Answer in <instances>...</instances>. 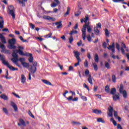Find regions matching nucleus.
Here are the masks:
<instances>
[{"label":"nucleus","mask_w":129,"mask_h":129,"mask_svg":"<svg viewBox=\"0 0 129 129\" xmlns=\"http://www.w3.org/2000/svg\"><path fill=\"white\" fill-rule=\"evenodd\" d=\"M93 112L96 114H101V113H102V111H101V110L97 109H93Z\"/></svg>","instance_id":"a211bd4d"},{"label":"nucleus","mask_w":129,"mask_h":129,"mask_svg":"<svg viewBox=\"0 0 129 129\" xmlns=\"http://www.w3.org/2000/svg\"><path fill=\"white\" fill-rule=\"evenodd\" d=\"M106 45H107V44H106V42H104L103 44H102V46L103 47L106 49Z\"/></svg>","instance_id":"338daca9"},{"label":"nucleus","mask_w":129,"mask_h":129,"mask_svg":"<svg viewBox=\"0 0 129 129\" xmlns=\"http://www.w3.org/2000/svg\"><path fill=\"white\" fill-rule=\"evenodd\" d=\"M5 24V21L4 20H2L0 21V28L1 29H3L4 28V25Z\"/></svg>","instance_id":"4c0bfd02"},{"label":"nucleus","mask_w":129,"mask_h":129,"mask_svg":"<svg viewBox=\"0 0 129 129\" xmlns=\"http://www.w3.org/2000/svg\"><path fill=\"white\" fill-rule=\"evenodd\" d=\"M69 40L70 44H72V42H73L74 41L73 37H72V36L71 35V37L69 38Z\"/></svg>","instance_id":"09e8293b"},{"label":"nucleus","mask_w":129,"mask_h":129,"mask_svg":"<svg viewBox=\"0 0 129 129\" xmlns=\"http://www.w3.org/2000/svg\"><path fill=\"white\" fill-rule=\"evenodd\" d=\"M105 91H106V92H107V93H109V87L108 86V85H107L105 88Z\"/></svg>","instance_id":"a19ab883"},{"label":"nucleus","mask_w":129,"mask_h":129,"mask_svg":"<svg viewBox=\"0 0 129 129\" xmlns=\"http://www.w3.org/2000/svg\"><path fill=\"white\" fill-rule=\"evenodd\" d=\"M22 65L23 66V67H25V68H29L30 67V64L29 63L27 62H22Z\"/></svg>","instance_id":"393cba45"},{"label":"nucleus","mask_w":129,"mask_h":129,"mask_svg":"<svg viewBox=\"0 0 129 129\" xmlns=\"http://www.w3.org/2000/svg\"><path fill=\"white\" fill-rule=\"evenodd\" d=\"M120 93L122 94L124 98H126V97H127V93H126V91L124 90L123 92H121Z\"/></svg>","instance_id":"a878e982"},{"label":"nucleus","mask_w":129,"mask_h":129,"mask_svg":"<svg viewBox=\"0 0 129 129\" xmlns=\"http://www.w3.org/2000/svg\"><path fill=\"white\" fill-rule=\"evenodd\" d=\"M116 48L117 51H118V52H119V51H120V50L119 49V48H120V46H119V44H118V43H117V42L116 43Z\"/></svg>","instance_id":"49530a36"},{"label":"nucleus","mask_w":129,"mask_h":129,"mask_svg":"<svg viewBox=\"0 0 129 129\" xmlns=\"http://www.w3.org/2000/svg\"><path fill=\"white\" fill-rule=\"evenodd\" d=\"M12 56L13 57V58H11V61L17 65V63L18 61H19V55H18V54H17V53L14 51L12 53Z\"/></svg>","instance_id":"423d86ee"},{"label":"nucleus","mask_w":129,"mask_h":129,"mask_svg":"<svg viewBox=\"0 0 129 129\" xmlns=\"http://www.w3.org/2000/svg\"><path fill=\"white\" fill-rule=\"evenodd\" d=\"M0 48L2 49V50H1V52H3L4 51H6V46L4 44H2L0 45Z\"/></svg>","instance_id":"c9c22d12"},{"label":"nucleus","mask_w":129,"mask_h":129,"mask_svg":"<svg viewBox=\"0 0 129 129\" xmlns=\"http://www.w3.org/2000/svg\"><path fill=\"white\" fill-rule=\"evenodd\" d=\"M80 96L81 97V98L83 99L84 101H87V98L84 96L82 95V94H80Z\"/></svg>","instance_id":"c85d7f7f"},{"label":"nucleus","mask_w":129,"mask_h":129,"mask_svg":"<svg viewBox=\"0 0 129 129\" xmlns=\"http://www.w3.org/2000/svg\"><path fill=\"white\" fill-rule=\"evenodd\" d=\"M28 61L30 63H32V66L31 67L30 69V71L32 74L36 73V71H37V67L38 66V63L36 61H34V57H33V55H31L28 58Z\"/></svg>","instance_id":"f03ea898"},{"label":"nucleus","mask_w":129,"mask_h":129,"mask_svg":"<svg viewBox=\"0 0 129 129\" xmlns=\"http://www.w3.org/2000/svg\"><path fill=\"white\" fill-rule=\"evenodd\" d=\"M112 81L114 83H115V82H116V77H115V75H113L112 76Z\"/></svg>","instance_id":"72a5a7b5"},{"label":"nucleus","mask_w":129,"mask_h":129,"mask_svg":"<svg viewBox=\"0 0 129 129\" xmlns=\"http://www.w3.org/2000/svg\"><path fill=\"white\" fill-rule=\"evenodd\" d=\"M1 98L4 100H9V97L7 95L3 94L1 95Z\"/></svg>","instance_id":"dca6fc26"},{"label":"nucleus","mask_w":129,"mask_h":129,"mask_svg":"<svg viewBox=\"0 0 129 129\" xmlns=\"http://www.w3.org/2000/svg\"><path fill=\"white\" fill-rule=\"evenodd\" d=\"M85 74L86 76H87L89 74V71L88 70H87L85 71Z\"/></svg>","instance_id":"e2e57ef3"},{"label":"nucleus","mask_w":129,"mask_h":129,"mask_svg":"<svg viewBox=\"0 0 129 129\" xmlns=\"http://www.w3.org/2000/svg\"><path fill=\"white\" fill-rule=\"evenodd\" d=\"M12 94H13V95H14V96H15L16 97H17V98H21V97H20V96H19L18 94H16L15 93H12Z\"/></svg>","instance_id":"052dcab7"},{"label":"nucleus","mask_w":129,"mask_h":129,"mask_svg":"<svg viewBox=\"0 0 129 129\" xmlns=\"http://www.w3.org/2000/svg\"><path fill=\"white\" fill-rule=\"evenodd\" d=\"M114 116L115 117V118H117L118 117V114L116 111H114Z\"/></svg>","instance_id":"603ef678"},{"label":"nucleus","mask_w":129,"mask_h":129,"mask_svg":"<svg viewBox=\"0 0 129 129\" xmlns=\"http://www.w3.org/2000/svg\"><path fill=\"white\" fill-rule=\"evenodd\" d=\"M73 34H78V31H77V30H73L71 31L70 35H71V36H72Z\"/></svg>","instance_id":"58836bf2"},{"label":"nucleus","mask_w":129,"mask_h":129,"mask_svg":"<svg viewBox=\"0 0 129 129\" xmlns=\"http://www.w3.org/2000/svg\"><path fill=\"white\" fill-rule=\"evenodd\" d=\"M105 34L106 37H109V31H108V29L105 30Z\"/></svg>","instance_id":"37998d69"},{"label":"nucleus","mask_w":129,"mask_h":129,"mask_svg":"<svg viewBox=\"0 0 129 129\" xmlns=\"http://www.w3.org/2000/svg\"><path fill=\"white\" fill-rule=\"evenodd\" d=\"M87 40L88 41V42H91V36H90V34H89L87 36Z\"/></svg>","instance_id":"de8ad7c7"},{"label":"nucleus","mask_w":129,"mask_h":129,"mask_svg":"<svg viewBox=\"0 0 129 129\" xmlns=\"http://www.w3.org/2000/svg\"><path fill=\"white\" fill-rule=\"evenodd\" d=\"M19 121L22 125H23L24 126H26V125H27L26 124V122H25V121L23 119H20Z\"/></svg>","instance_id":"cd10ccee"},{"label":"nucleus","mask_w":129,"mask_h":129,"mask_svg":"<svg viewBox=\"0 0 129 129\" xmlns=\"http://www.w3.org/2000/svg\"><path fill=\"white\" fill-rule=\"evenodd\" d=\"M123 91H124V90H123V85H122V84H120V88H119V92L120 93Z\"/></svg>","instance_id":"473e14b6"},{"label":"nucleus","mask_w":129,"mask_h":129,"mask_svg":"<svg viewBox=\"0 0 129 129\" xmlns=\"http://www.w3.org/2000/svg\"><path fill=\"white\" fill-rule=\"evenodd\" d=\"M67 99L68 100H69V101H71V100H72L73 101V96H69V97H67Z\"/></svg>","instance_id":"864d4df0"},{"label":"nucleus","mask_w":129,"mask_h":129,"mask_svg":"<svg viewBox=\"0 0 129 129\" xmlns=\"http://www.w3.org/2000/svg\"><path fill=\"white\" fill-rule=\"evenodd\" d=\"M80 62H81V59H78V62L75 64V67H77V66H79Z\"/></svg>","instance_id":"8fccbe9b"},{"label":"nucleus","mask_w":129,"mask_h":129,"mask_svg":"<svg viewBox=\"0 0 129 129\" xmlns=\"http://www.w3.org/2000/svg\"><path fill=\"white\" fill-rule=\"evenodd\" d=\"M108 50H111L112 53H114L115 52V48L114 47V42L112 43V45H109V47H107Z\"/></svg>","instance_id":"6e6552de"},{"label":"nucleus","mask_w":129,"mask_h":129,"mask_svg":"<svg viewBox=\"0 0 129 129\" xmlns=\"http://www.w3.org/2000/svg\"><path fill=\"white\" fill-rule=\"evenodd\" d=\"M94 60L95 62L96 63H98L99 62V57H98V54L97 53H96L94 56Z\"/></svg>","instance_id":"aec40b11"},{"label":"nucleus","mask_w":129,"mask_h":129,"mask_svg":"<svg viewBox=\"0 0 129 129\" xmlns=\"http://www.w3.org/2000/svg\"><path fill=\"white\" fill-rule=\"evenodd\" d=\"M110 56L112 57V58H113V59H116V58L117 59H118V60H119V57H118V55L115 56V55H114V54H113V53H112L111 55H110Z\"/></svg>","instance_id":"ea45409f"},{"label":"nucleus","mask_w":129,"mask_h":129,"mask_svg":"<svg viewBox=\"0 0 129 129\" xmlns=\"http://www.w3.org/2000/svg\"><path fill=\"white\" fill-rule=\"evenodd\" d=\"M94 32H95V34L96 35H98L100 31L97 28H96V30H95V28H94Z\"/></svg>","instance_id":"79ce46f5"},{"label":"nucleus","mask_w":129,"mask_h":129,"mask_svg":"<svg viewBox=\"0 0 129 129\" xmlns=\"http://www.w3.org/2000/svg\"><path fill=\"white\" fill-rule=\"evenodd\" d=\"M3 111L6 113V114H8L9 113V112L8 111V109L7 108H3Z\"/></svg>","instance_id":"6e6d98bb"},{"label":"nucleus","mask_w":129,"mask_h":129,"mask_svg":"<svg viewBox=\"0 0 129 129\" xmlns=\"http://www.w3.org/2000/svg\"><path fill=\"white\" fill-rule=\"evenodd\" d=\"M24 56H26L27 57H30L31 56H33V54H32V53H24Z\"/></svg>","instance_id":"5fc2aeb1"},{"label":"nucleus","mask_w":129,"mask_h":129,"mask_svg":"<svg viewBox=\"0 0 129 129\" xmlns=\"http://www.w3.org/2000/svg\"><path fill=\"white\" fill-rule=\"evenodd\" d=\"M18 50H17V52L19 53V55H21V56H24L25 55V53H24V47L18 45Z\"/></svg>","instance_id":"0eeeda50"},{"label":"nucleus","mask_w":129,"mask_h":129,"mask_svg":"<svg viewBox=\"0 0 129 129\" xmlns=\"http://www.w3.org/2000/svg\"><path fill=\"white\" fill-rule=\"evenodd\" d=\"M110 108L109 109V112H108V115H109V116L112 117V112L113 111V108L111 107V106H110Z\"/></svg>","instance_id":"f3484780"},{"label":"nucleus","mask_w":129,"mask_h":129,"mask_svg":"<svg viewBox=\"0 0 129 129\" xmlns=\"http://www.w3.org/2000/svg\"><path fill=\"white\" fill-rule=\"evenodd\" d=\"M112 1L114 3H120V2H122V4H123V5H127V3H126V2H124V0H112Z\"/></svg>","instance_id":"6ab92c4d"},{"label":"nucleus","mask_w":129,"mask_h":129,"mask_svg":"<svg viewBox=\"0 0 129 129\" xmlns=\"http://www.w3.org/2000/svg\"><path fill=\"white\" fill-rule=\"evenodd\" d=\"M11 105L13 107L15 111H18V106L16 105L15 102L11 101Z\"/></svg>","instance_id":"f8f14e48"},{"label":"nucleus","mask_w":129,"mask_h":129,"mask_svg":"<svg viewBox=\"0 0 129 129\" xmlns=\"http://www.w3.org/2000/svg\"><path fill=\"white\" fill-rule=\"evenodd\" d=\"M19 2V4H22V7H25V2H28V0H17Z\"/></svg>","instance_id":"412c9836"},{"label":"nucleus","mask_w":129,"mask_h":129,"mask_svg":"<svg viewBox=\"0 0 129 129\" xmlns=\"http://www.w3.org/2000/svg\"><path fill=\"white\" fill-rule=\"evenodd\" d=\"M113 99L114 101H116V100H117V99H119V95H114L113 96Z\"/></svg>","instance_id":"bb28decb"},{"label":"nucleus","mask_w":129,"mask_h":129,"mask_svg":"<svg viewBox=\"0 0 129 129\" xmlns=\"http://www.w3.org/2000/svg\"><path fill=\"white\" fill-rule=\"evenodd\" d=\"M30 28H31V29H32V30H34V29H35V25H34V24L31 23V24H30Z\"/></svg>","instance_id":"0e129e2a"},{"label":"nucleus","mask_w":129,"mask_h":129,"mask_svg":"<svg viewBox=\"0 0 129 129\" xmlns=\"http://www.w3.org/2000/svg\"><path fill=\"white\" fill-rule=\"evenodd\" d=\"M44 20H47V21H55V18L51 17L50 16L44 15L42 17Z\"/></svg>","instance_id":"9d476101"},{"label":"nucleus","mask_w":129,"mask_h":129,"mask_svg":"<svg viewBox=\"0 0 129 129\" xmlns=\"http://www.w3.org/2000/svg\"><path fill=\"white\" fill-rule=\"evenodd\" d=\"M105 67H106L107 69H110V65H109V63L105 62Z\"/></svg>","instance_id":"f704fd0d"},{"label":"nucleus","mask_w":129,"mask_h":129,"mask_svg":"<svg viewBox=\"0 0 129 129\" xmlns=\"http://www.w3.org/2000/svg\"><path fill=\"white\" fill-rule=\"evenodd\" d=\"M97 28L101 29V23H98L97 24Z\"/></svg>","instance_id":"bf43d9fd"},{"label":"nucleus","mask_w":129,"mask_h":129,"mask_svg":"<svg viewBox=\"0 0 129 129\" xmlns=\"http://www.w3.org/2000/svg\"><path fill=\"white\" fill-rule=\"evenodd\" d=\"M88 81L91 84H93V82L92 81V78L91 77V75H89L88 78Z\"/></svg>","instance_id":"5701e85b"},{"label":"nucleus","mask_w":129,"mask_h":129,"mask_svg":"<svg viewBox=\"0 0 129 129\" xmlns=\"http://www.w3.org/2000/svg\"><path fill=\"white\" fill-rule=\"evenodd\" d=\"M72 124H73V125H77V124H79V125L81 124V122H76V121H72Z\"/></svg>","instance_id":"a18cd8bd"},{"label":"nucleus","mask_w":129,"mask_h":129,"mask_svg":"<svg viewBox=\"0 0 129 129\" xmlns=\"http://www.w3.org/2000/svg\"><path fill=\"white\" fill-rule=\"evenodd\" d=\"M90 25V22L88 21L87 23L83 26V28L82 29V37L84 41H85V39H86V29H87L88 33H90L92 32V26Z\"/></svg>","instance_id":"f257e3e1"},{"label":"nucleus","mask_w":129,"mask_h":129,"mask_svg":"<svg viewBox=\"0 0 129 129\" xmlns=\"http://www.w3.org/2000/svg\"><path fill=\"white\" fill-rule=\"evenodd\" d=\"M97 121L98 122H102V123H104L105 122V121H104V120H103V119H102V118H98Z\"/></svg>","instance_id":"2f4dec72"},{"label":"nucleus","mask_w":129,"mask_h":129,"mask_svg":"<svg viewBox=\"0 0 129 129\" xmlns=\"http://www.w3.org/2000/svg\"><path fill=\"white\" fill-rule=\"evenodd\" d=\"M26 80H27L26 79V77H25V75H21V83H22V84H25Z\"/></svg>","instance_id":"2eb2a0df"},{"label":"nucleus","mask_w":129,"mask_h":129,"mask_svg":"<svg viewBox=\"0 0 129 129\" xmlns=\"http://www.w3.org/2000/svg\"><path fill=\"white\" fill-rule=\"evenodd\" d=\"M0 59L2 61L3 64L7 66L10 70H11L12 71H18V70H19L18 68H15L13 66H10L9 61H6L5 55H2V54H0Z\"/></svg>","instance_id":"7ed1b4c3"},{"label":"nucleus","mask_w":129,"mask_h":129,"mask_svg":"<svg viewBox=\"0 0 129 129\" xmlns=\"http://www.w3.org/2000/svg\"><path fill=\"white\" fill-rule=\"evenodd\" d=\"M115 92H116V89L115 88H112L111 90V94L114 95V94H115Z\"/></svg>","instance_id":"7c9ffc66"},{"label":"nucleus","mask_w":129,"mask_h":129,"mask_svg":"<svg viewBox=\"0 0 129 129\" xmlns=\"http://www.w3.org/2000/svg\"><path fill=\"white\" fill-rule=\"evenodd\" d=\"M84 19V23H85V24H87L88 23V21H89V17H88V15H87L85 16V18Z\"/></svg>","instance_id":"b1692460"},{"label":"nucleus","mask_w":129,"mask_h":129,"mask_svg":"<svg viewBox=\"0 0 129 129\" xmlns=\"http://www.w3.org/2000/svg\"><path fill=\"white\" fill-rule=\"evenodd\" d=\"M16 42H17V40L15 38L9 40L8 41V43L9 44L8 48L11 49H16V48H17V47L15 45H16Z\"/></svg>","instance_id":"20e7f679"},{"label":"nucleus","mask_w":129,"mask_h":129,"mask_svg":"<svg viewBox=\"0 0 129 129\" xmlns=\"http://www.w3.org/2000/svg\"><path fill=\"white\" fill-rule=\"evenodd\" d=\"M81 14V11H80V10H79L77 13L75 14V15L76 16V17H79Z\"/></svg>","instance_id":"3c124183"},{"label":"nucleus","mask_w":129,"mask_h":129,"mask_svg":"<svg viewBox=\"0 0 129 129\" xmlns=\"http://www.w3.org/2000/svg\"><path fill=\"white\" fill-rule=\"evenodd\" d=\"M74 54L75 57H76L77 60H81L80 53H79V52H78V51L74 50Z\"/></svg>","instance_id":"1a4fd4ad"},{"label":"nucleus","mask_w":129,"mask_h":129,"mask_svg":"<svg viewBox=\"0 0 129 129\" xmlns=\"http://www.w3.org/2000/svg\"><path fill=\"white\" fill-rule=\"evenodd\" d=\"M98 88V87L97 86H95L94 87V91L95 92H96L97 91Z\"/></svg>","instance_id":"69168bd1"},{"label":"nucleus","mask_w":129,"mask_h":129,"mask_svg":"<svg viewBox=\"0 0 129 129\" xmlns=\"http://www.w3.org/2000/svg\"><path fill=\"white\" fill-rule=\"evenodd\" d=\"M19 60L21 62V64H23V63L24 62V61H25V58H20Z\"/></svg>","instance_id":"13d9d810"},{"label":"nucleus","mask_w":129,"mask_h":129,"mask_svg":"<svg viewBox=\"0 0 129 129\" xmlns=\"http://www.w3.org/2000/svg\"><path fill=\"white\" fill-rule=\"evenodd\" d=\"M84 87H85V88H86V89H87V90L89 91V87H88V86H87L86 84L85 83L84 84Z\"/></svg>","instance_id":"680f3d73"},{"label":"nucleus","mask_w":129,"mask_h":129,"mask_svg":"<svg viewBox=\"0 0 129 129\" xmlns=\"http://www.w3.org/2000/svg\"><path fill=\"white\" fill-rule=\"evenodd\" d=\"M9 14L12 16L13 19H16V14H15V7L13 6H10L8 8Z\"/></svg>","instance_id":"39448f33"},{"label":"nucleus","mask_w":129,"mask_h":129,"mask_svg":"<svg viewBox=\"0 0 129 129\" xmlns=\"http://www.w3.org/2000/svg\"><path fill=\"white\" fill-rule=\"evenodd\" d=\"M84 66L85 67H88V61H87V59L85 60V62H84Z\"/></svg>","instance_id":"4d7b16f0"},{"label":"nucleus","mask_w":129,"mask_h":129,"mask_svg":"<svg viewBox=\"0 0 129 129\" xmlns=\"http://www.w3.org/2000/svg\"><path fill=\"white\" fill-rule=\"evenodd\" d=\"M55 26H56L57 29H60L62 28V21H59L55 23Z\"/></svg>","instance_id":"ddd939ff"},{"label":"nucleus","mask_w":129,"mask_h":129,"mask_svg":"<svg viewBox=\"0 0 129 129\" xmlns=\"http://www.w3.org/2000/svg\"><path fill=\"white\" fill-rule=\"evenodd\" d=\"M93 64V66L94 67V69L95 70V71H97L98 69V67H97V64L96 63H95V62H92Z\"/></svg>","instance_id":"c756f323"},{"label":"nucleus","mask_w":129,"mask_h":129,"mask_svg":"<svg viewBox=\"0 0 129 129\" xmlns=\"http://www.w3.org/2000/svg\"><path fill=\"white\" fill-rule=\"evenodd\" d=\"M42 82L44 83L45 84H46V85H52V84L51 82H49L48 81L46 80H42Z\"/></svg>","instance_id":"4be33fe9"},{"label":"nucleus","mask_w":129,"mask_h":129,"mask_svg":"<svg viewBox=\"0 0 129 129\" xmlns=\"http://www.w3.org/2000/svg\"><path fill=\"white\" fill-rule=\"evenodd\" d=\"M69 12H70V7H68L67 12L64 14V17H67L69 15Z\"/></svg>","instance_id":"e433bc0d"},{"label":"nucleus","mask_w":129,"mask_h":129,"mask_svg":"<svg viewBox=\"0 0 129 129\" xmlns=\"http://www.w3.org/2000/svg\"><path fill=\"white\" fill-rule=\"evenodd\" d=\"M0 39L1 40V42H2V43H3V44H6L7 43V41L6 40V38H5V37H4V35H3V34L0 35Z\"/></svg>","instance_id":"4468645a"},{"label":"nucleus","mask_w":129,"mask_h":129,"mask_svg":"<svg viewBox=\"0 0 129 129\" xmlns=\"http://www.w3.org/2000/svg\"><path fill=\"white\" fill-rule=\"evenodd\" d=\"M2 31H3V32H8V33H9V32H10L9 31V29H8V28L3 29L2 30Z\"/></svg>","instance_id":"774afa93"},{"label":"nucleus","mask_w":129,"mask_h":129,"mask_svg":"<svg viewBox=\"0 0 129 129\" xmlns=\"http://www.w3.org/2000/svg\"><path fill=\"white\" fill-rule=\"evenodd\" d=\"M52 35H53V33L50 32L48 34L45 35L44 37L45 38H51L52 37Z\"/></svg>","instance_id":"c03bdc74"},{"label":"nucleus","mask_w":129,"mask_h":129,"mask_svg":"<svg viewBox=\"0 0 129 129\" xmlns=\"http://www.w3.org/2000/svg\"><path fill=\"white\" fill-rule=\"evenodd\" d=\"M53 1L54 3H53L52 4H51V8H56V7L58 6V5H59L60 1H59V0H53Z\"/></svg>","instance_id":"9b49d317"}]
</instances>
